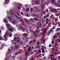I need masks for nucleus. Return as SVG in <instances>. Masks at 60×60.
<instances>
[{
  "mask_svg": "<svg viewBox=\"0 0 60 60\" xmlns=\"http://www.w3.org/2000/svg\"><path fill=\"white\" fill-rule=\"evenodd\" d=\"M41 49L42 50H44V48H41Z\"/></svg>",
  "mask_w": 60,
  "mask_h": 60,
  "instance_id": "obj_59",
  "label": "nucleus"
},
{
  "mask_svg": "<svg viewBox=\"0 0 60 60\" xmlns=\"http://www.w3.org/2000/svg\"><path fill=\"white\" fill-rule=\"evenodd\" d=\"M49 31V34H51V33H52V31L51 30H50Z\"/></svg>",
  "mask_w": 60,
  "mask_h": 60,
  "instance_id": "obj_28",
  "label": "nucleus"
},
{
  "mask_svg": "<svg viewBox=\"0 0 60 60\" xmlns=\"http://www.w3.org/2000/svg\"><path fill=\"white\" fill-rule=\"evenodd\" d=\"M52 45H49V47H52Z\"/></svg>",
  "mask_w": 60,
  "mask_h": 60,
  "instance_id": "obj_54",
  "label": "nucleus"
},
{
  "mask_svg": "<svg viewBox=\"0 0 60 60\" xmlns=\"http://www.w3.org/2000/svg\"><path fill=\"white\" fill-rule=\"evenodd\" d=\"M29 52H30L31 51V46H29L28 49Z\"/></svg>",
  "mask_w": 60,
  "mask_h": 60,
  "instance_id": "obj_14",
  "label": "nucleus"
},
{
  "mask_svg": "<svg viewBox=\"0 0 60 60\" xmlns=\"http://www.w3.org/2000/svg\"><path fill=\"white\" fill-rule=\"evenodd\" d=\"M10 0H5V2H9Z\"/></svg>",
  "mask_w": 60,
  "mask_h": 60,
  "instance_id": "obj_37",
  "label": "nucleus"
},
{
  "mask_svg": "<svg viewBox=\"0 0 60 60\" xmlns=\"http://www.w3.org/2000/svg\"><path fill=\"white\" fill-rule=\"evenodd\" d=\"M49 9L51 10V12H56V10H55V9H53V8H49Z\"/></svg>",
  "mask_w": 60,
  "mask_h": 60,
  "instance_id": "obj_3",
  "label": "nucleus"
},
{
  "mask_svg": "<svg viewBox=\"0 0 60 60\" xmlns=\"http://www.w3.org/2000/svg\"><path fill=\"white\" fill-rule=\"evenodd\" d=\"M14 41H16L18 43L20 41V39H19V38H16V37H15L14 39Z\"/></svg>",
  "mask_w": 60,
  "mask_h": 60,
  "instance_id": "obj_1",
  "label": "nucleus"
},
{
  "mask_svg": "<svg viewBox=\"0 0 60 60\" xmlns=\"http://www.w3.org/2000/svg\"><path fill=\"white\" fill-rule=\"evenodd\" d=\"M26 11L28 12V11H29V8H26Z\"/></svg>",
  "mask_w": 60,
  "mask_h": 60,
  "instance_id": "obj_20",
  "label": "nucleus"
},
{
  "mask_svg": "<svg viewBox=\"0 0 60 60\" xmlns=\"http://www.w3.org/2000/svg\"><path fill=\"white\" fill-rule=\"evenodd\" d=\"M37 18H39V17H40V15H37Z\"/></svg>",
  "mask_w": 60,
  "mask_h": 60,
  "instance_id": "obj_42",
  "label": "nucleus"
},
{
  "mask_svg": "<svg viewBox=\"0 0 60 60\" xmlns=\"http://www.w3.org/2000/svg\"><path fill=\"white\" fill-rule=\"evenodd\" d=\"M17 23H18L17 21L16 20L13 21L12 22V23L13 25H16L17 24Z\"/></svg>",
  "mask_w": 60,
  "mask_h": 60,
  "instance_id": "obj_7",
  "label": "nucleus"
},
{
  "mask_svg": "<svg viewBox=\"0 0 60 60\" xmlns=\"http://www.w3.org/2000/svg\"><path fill=\"white\" fill-rule=\"evenodd\" d=\"M45 7V5L43 3L42 4V7L43 8H44Z\"/></svg>",
  "mask_w": 60,
  "mask_h": 60,
  "instance_id": "obj_27",
  "label": "nucleus"
},
{
  "mask_svg": "<svg viewBox=\"0 0 60 60\" xmlns=\"http://www.w3.org/2000/svg\"><path fill=\"white\" fill-rule=\"evenodd\" d=\"M43 13L44 14H45V13H46V11H44L43 12Z\"/></svg>",
  "mask_w": 60,
  "mask_h": 60,
  "instance_id": "obj_45",
  "label": "nucleus"
},
{
  "mask_svg": "<svg viewBox=\"0 0 60 60\" xmlns=\"http://www.w3.org/2000/svg\"><path fill=\"white\" fill-rule=\"evenodd\" d=\"M12 36V34L11 33H10L9 34V36L10 37H11Z\"/></svg>",
  "mask_w": 60,
  "mask_h": 60,
  "instance_id": "obj_26",
  "label": "nucleus"
},
{
  "mask_svg": "<svg viewBox=\"0 0 60 60\" xmlns=\"http://www.w3.org/2000/svg\"><path fill=\"white\" fill-rule=\"evenodd\" d=\"M19 4L20 6H22V4H20V3H19Z\"/></svg>",
  "mask_w": 60,
  "mask_h": 60,
  "instance_id": "obj_55",
  "label": "nucleus"
},
{
  "mask_svg": "<svg viewBox=\"0 0 60 60\" xmlns=\"http://www.w3.org/2000/svg\"><path fill=\"white\" fill-rule=\"evenodd\" d=\"M58 3H60V0H59L58 1Z\"/></svg>",
  "mask_w": 60,
  "mask_h": 60,
  "instance_id": "obj_49",
  "label": "nucleus"
},
{
  "mask_svg": "<svg viewBox=\"0 0 60 60\" xmlns=\"http://www.w3.org/2000/svg\"><path fill=\"white\" fill-rule=\"evenodd\" d=\"M55 59V58L54 57H52L51 58V60H53Z\"/></svg>",
  "mask_w": 60,
  "mask_h": 60,
  "instance_id": "obj_31",
  "label": "nucleus"
},
{
  "mask_svg": "<svg viewBox=\"0 0 60 60\" xmlns=\"http://www.w3.org/2000/svg\"><path fill=\"white\" fill-rule=\"evenodd\" d=\"M3 37L4 38H5L6 40H7V36H6V35H4L3 36Z\"/></svg>",
  "mask_w": 60,
  "mask_h": 60,
  "instance_id": "obj_12",
  "label": "nucleus"
},
{
  "mask_svg": "<svg viewBox=\"0 0 60 60\" xmlns=\"http://www.w3.org/2000/svg\"><path fill=\"white\" fill-rule=\"evenodd\" d=\"M3 21L6 23H8V21H7V20L6 19H3Z\"/></svg>",
  "mask_w": 60,
  "mask_h": 60,
  "instance_id": "obj_9",
  "label": "nucleus"
},
{
  "mask_svg": "<svg viewBox=\"0 0 60 60\" xmlns=\"http://www.w3.org/2000/svg\"><path fill=\"white\" fill-rule=\"evenodd\" d=\"M25 6L26 7V8H27L28 7V5L27 4L26 5V6Z\"/></svg>",
  "mask_w": 60,
  "mask_h": 60,
  "instance_id": "obj_38",
  "label": "nucleus"
},
{
  "mask_svg": "<svg viewBox=\"0 0 60 60\" xmlns=\"http://www.w3.org/2000/svg\"><path fill=\"white\" fill-rule=\"evenodd\" d=\"M9 13L10 14H12L13 13V10H10Z\"/></svg>",
  "mask_w": 60,
  "mask_h": 60,
  "instance_id": "obj_15",
  "label": "nucleus"
},
{
  "mask_svg": "<svg viewBox=\"0 0 60 60\" xmlns=\"http://www.w3.org/2000/svg\"><path fill=\"white\" fill-rule=\"evenodd\" d=\"M34 16L35 17H37V15H34Z\"/></svg>",
  "mask_w": 60,
  "mask_h": 60,
  "instance_id": "obj_44",
  "label": "nucleus"
},
{
  "mask_svg": "<svg viewBox=\"0 0 60 60\" xmlns=\"http://www.w3.org/2000/svg\"><path fill=\"white\" fill-rule=\"evenodd\" d=\"M7 28H10L11 27V25L9 24H8L7 25Z\"/></svg>",
  "mask_w": 60,
  "mask_h": 60,
  "instance_id": "obj_13",
  "label": "nucleus"
},
{
  "mask_svg": "<svg viewBox=\"0 0 60 60\" xmlns=\"http://www.w3.org/2000/svg\"><path fill=\"white\" fill-rule=\"evenodd\" d=\"M35 12H39V11H40V10H39V9L37 8V7H35Z\"/></svg>",
  "mask_w": 60,
  "mask_h": 60,
  "instance_id": "obj_4",
  "label": "nucleus"
},
{
  "mask_svg": "<svg viewBox=\"0 0 60 60\" xmlns=\"http://www.w3.org/2000/svg\"><path fill=\"white\" fill-rule=\"evenodd\" d=\"M32 41H31L29 42V43H32Z\"/></svg>",
  "mask_w": 60,
  "mask_h": 60,
  "instance_id": "obj_56",
  "label": "nucleus"
},
{
  "mask_svg": "<svg viewBox=\"0 0 60 60\" xmlns=\"http://www.w3.org/2000/svg\"><path fill=\"white\" fill-rule=\"evenodd\" d=\"M45 11L46 12H49V10H46Z\"/></svg>",
  "mask_w": 60,
  "mask_h": 60,
  "instance_id": "obj_46",
  "label": "nucleus"
},
{
  "mask_svg": "<svg viewBox=\"0 0 60 60\" xmlns=\"http://www.w3.org/2000/svg\"><path fill=\"white\" fill-rule=\"evenodd\" d=\"M10 31H12V28H9L8 29Z\"/></svg>",
  "mask_w": 60,
  "mask_h": 60,
  "instance_id": "obj_25",
  "label": "nucleus"
},
{
  "mask_svg": "<svg viewBox=\"0 0 60 60\" xmlns=\"http://www.w3.org/2000/svg\"><path fill=\"white\" fill-rule=\"evenodd\" d=\"M37 51H38L37 50H35V51H34V53H35V52H36Z\"/></svg>",
  "mask_w": 60,
  "mask_h": 60,
  "instance_id": "obj_47",
  "label": "nucleus"
},
{
  "mask_svg": "<svg viewBox=\"0 0 60 60\" xmlns=\"http://www.w3.org/2000/svg\"><path fill=\"white\" fill-rule=\"evenodd\" d=\"M53 28H52L50 30H53Z\"/></svg>",
  "mask_w": 60,
  "mask_h": 60,
  "instance_id": "obj_63",
  "label": "nucleus"
},
{
  "mask_svg": "<svg viewBox=\"0 0 60 60\" xmlns=\"http://www.w3.org/2000/svg\"><path fill=\"white\" fill-rule=\"evenodd\" d=\"M34 4H39V2L38 1H36L34 2Z\"/></svg>",
  "mask_w": 60,
  "mask_h": 60,
  "instance_id": "obj_10",
  "label": "nucleus"
},
{
  "mask_svg": "<svg viewBox=\"0 0 60 60\" xmlns=\"http://www.w3.org/2000/svg\"><path fill=\"white\" fill-rule=\"evenodd\" d=\"M45 31L43 33V35H45Z\"/></svg>",
  "mask_w": 60,
  "mask_h": 60,
  "instance_id": "obj_64",
  "label": "nucleus"
},
{
  "mask_svg": "<svg viewBox=\"0 0 60 60\" xmlns=\"http://www.w3.org/2000/svg\"><path fill=\"white\" fill-rule=\"evenodd\" d=\"M25 56H27L29 55V54L28 53H27V50H26V51L25 52Z\"/></svg>",
  "mask_w": 60,
  "mask_h": 60,
  "instance_id": "obj_8",
  "label": "nucleus"
},
{
  "mask_svg": "<svg viewBox=\"0 0 60 60\" xmlns=\"http://www.w3.org/2000/svg\"><path fill=\"white\" fill-rule=\"evenodd\" d=\"M59 50V49H58L56 50L57 51V52H59V51L58 50Z\"/></svg>",
  "mask_w": 60,
  "mask_h": 60,
  "instance_id": "obj_53",
  "label": "nucleus"
},
{
  "mask_svg": "<svg viewBox=\"0 0 60 60\" xmlns=\"http://www.w3.org/2000/svg\"><path fill=\"white\" fill-rule=\"evenodd\" d=\"M3 40V38L2 37L0 36V41H1Z\"/></svg>",
  "mask_w": 60,
  "mask_h": 60,
  "instance_id": "obj_32",
  "label": "nucleus"
},
{
  "mask_svg": "<svg viewBox=\"0 0 60 60\" xmlns=\"http://www.w3.org/2000/svg\"><path fill=\"white\" fill-rule=\"evenodd\" d=\"M6 60H8L9 59V58L8 57H6Z\"/></svg>",
  "mask_w": 60,
  "mask_h": 60,
  "instance_id": "obj_48",
  "label": "nucleus"
},
{
  "mask_svg": "<svg viewBox=\"0 0 60 60\" xmlns=\"http://www.w3.org/2000/svg\"><path fill=\"white\" fill-rule=\"evenodd\" d=\"M46 17H49V15H46Z\"/></svg>",
  "mask_w": 60,
  "mask_h": 60,
  "instance_id": "obj_60",
  "label": "nucleus"
},
{
  "mask_svg": "<svg viewBox=\"0 0 60 60\" xmlns=\"http://www.w3.org/2000/svg\"><path fill=\"white\" fill-rule=\"evenodd\" d=\"M20 6H18L17 7V9H20Z\"/></svg>",
  "mask_w": 60,
  "mask_h": 60,
  "instance_id": "obj_29",
  "label": "nucleus"
},
{
  "mask_svg": "<svg viewBox=\"0 0 60 60\" xmlns=\"http://www.w3.org/2000/svg\"><path fill=\"white\" fill-rule=\"evenodd\" d=\"M56 15L57 16H59V15H58V14H56Z\"/></svg>",
  "mask_w": 60,
  "mask_h": 60,
  "instance_id": "obj_61",
  "label": "nucleus"
},
{
  "mask_svg": "<svg viewBox=\"0 0 60 60\" xmlns=\"http://www.w3.org/2000/svg\"><path fill=\"white\" fill-rule=\"evenodd\" d=\"M34 19L35 21H38L39 19L37 18H35Z\"/></svg>",
  "mask_w": 60,
  "mask_h": 60,
  "instance_id": "obj_23",
  "label": "nucleus"
},
{
  "mask_svg": "<svg viewBox=\"0 0 60 60\" xmlns=\"http://www.w3.org/2000/svg\"><path fill=\"white\" fill-rule=\"evenodd\" d=\"M36 41V40L35 39H34L33 40V42H35Z\"/></svg>",
  "mask_w": 60,
  "mask_h": 60,
  "instance_id": "obj_41",
  "label": "nucleus"
},
{
  "mask_svg": "<svg viewBox=\"0 0 60 60\" xmlns=\"http://www.w3.org/2000/svg\"><path fill=\"white\" fill-rule=\"evenodd\" d=\"M45 4L46 5H48V4H49V2H45Z\"/></svg>",
  "mask_w": 60,
  "mask_h": 60,
  "instance_id": "obj_30",
  "label": "nucleus"
},
{
  "mask_svg": "<svg viewBox=\"0 0 60 60\" xmlns=\"http://www.w3.org/2000/svg\"><path fill=\"white\" fill-rule=\"evenodd\" d=\"M19 51L20 52H22V49H21Z\"/></svg>",
  "mask_w": 60,
  "mask_h": 60,
  "instance_id": "obj_52",
  "label": "nucleus"
},
{
  "mask_svg": "<svg viewBox=\"0 0 60 60\" xmlns=\"http://www.w3.org/2000/svg\"><path fill=\"white\" fill-rule=\"evenodd\" d=\"M41 53V49H39V53Z\"/></svg>",
  "mask_w": 60,
  "mask_h": 60,
  "instance_id": "obj_24",
  "label": "nucleus"
},
{
  "mask_svg": "<svg viewBox=\"0 0 60 60\" xmlns=\"http://www.w3.org/2000/svg\"><path fill=\"white\" fill-rule=\"evenodd\" d=\"M56 19H55V21H58V18L57 17H56Z\"/></svg>",
  "mask_w": 60,
  "mask_h": 60,
  "instance_id": "obj_22",
  "label": "nucleus"
},
{
  "mask_svg": "<svg viewBox=\"0 0 60 60\" xmlns=\"http://www.w3.org/2000/svg\"><path fill=\"white\" fill-rule=\"evenodd\" d=\"M20 43L21 44H22L23 43V42L22 41H21L20 42Z\"/></svg>",
  "mask_w": 60,
  "mask_h": 60,
  "instance_id": "obj_39",
  "label": "nucleus"
},
{
  "mask_svg": "<svg viewBox=\"0 0 60 60\" xmlns=\"http://www.w3.org/2000/svg\"><path fill=\"white\" fill-rule=\"evenodd\" d=\"M38 27H41V24H40V23H38L37 25Z\"/></svg>",
  "mask_w": 60,
  "mask_h": 60,
  "instance_id": "obj_11",
  "label": "nucleus"
},
{
  "mask_svg": "<svg viewBox=\"0 0 60 60\" xmlns=\"http://www.w3.org/2000/svg\"><path fill=\"white\" fill-rule=\"evenodd\" d=\"M42 53H45V51H44V50H42Z\"/></svg>",
  "mask_w": 60,
  "mask_h": 60,
  "instance_id": "obj_43",
  "label": "nucleus"
},
{
  "mask_svg": "<svg viewBox=\"0 0 60 60\" xmlns=\"http://www.w3.org/2000/svg\"><path fill=\"white\" fill-rule=\"evenodd\" d=\"M19 30H22L23 32H25L26 31V29L25 28L22 27H21L19 28Z\"/></svg>",
  "mask_w": 60,
  "mask_h": 60,
  "instance_id": "obj_2",
  "label": "nucleus"
},
{
  "mask_svg": "<svg viewBox=\"0 0 60 60\" xmlns=\"http://www.w3.org/2000/svg\"><path fill=\"white\" fill-rule=\"evenodd\" d=\"M52 50H55V49H54V48H52Z\"/></svg>",
  "mask_w": 60,
  "mask_h": 60,
  "instance_id": "obj_57",
  "label": "nucleus"
},
{
  "mask_svg": "<svg viewBox=\"0 0 60 60\" xmlns=\"http://www.w3.org/2000/svg\"><path fill=\"white\" fill-rule=\"evenodd\" d=\"M34 11V9L33 8H32L30 9V11Z\"/></svg>",
  "mask_w": 60,
  "mask_h": 60,
  "instance_id": "obj_33",
  "label": "nucleus"
},
{
  "mask_svg": "<svg viewBox=\"0 0 60 60\" xmlns=\"http://www.w3.org/2000/svg\"><path fill=\"white\" fill-rule=\"evenodd\" d=\"M8 19L10 20H11L12 19V18L11 16H9L8 17Z\"/></svg>",
  "mask_w": 60,
  "mask_h": 60,
  "instance_id": "obj_17",
  "label": "nucleus"
},
{
  "mask_svg": "<svg viewBox=\"0 0 60 60\" xmlns=\"http://www.w3.org/2000/svg\"><path fill=\"white\" fill-rule=\"evenodd\" d=\"M25 22H26V23H29V20H27V19H25Z\"/></svg>",
  "mask_w": 60,
  "mask_h": 60,
  "instance_id": "obj_16",
  "label": "nucleus"
},
{
  "mask_svg": "<svg viewBox=\"0 0 60 60\" xmlns=\"http://www.w3.org/2000/svg\"><path fill=\"white\" fill-rule=\"evenodd\" d=\"M55 23V22H53L52 24V25H54Z\"/></svg>",
  "mask_w": 60,
  "mask_h": 60,
  "instance_id": "obj_62",
  "label": "nucleus"
},
{
  "mask_svg": "<svg viewBox=\"0 0 60 60\" xmlns=\"http://www.w3.org/2000/svg\"><path fill=\"white\" fill-rule=\"evenodd\" d=\"M29 20L32 23H33V22H34V20L33 18H30L29 19Z\"/></svg>",
  "mask_w": 60,
  "mask_h": 60,
  "instance_id": "obj_6",
  "label": "nucleus"
},
{
  "mask_svg": "<svg viewBox=\"0 0 60 60\" xmlns=\"http://www.w3.org/2000/svg\"><path fill=\"white\" fill-rule=\"evenodd\" d=\"M17 15L19 16L20 17L18 16H17L16 15V17L17 18V19H20V18H21V16H20L19 15V14H18V13H17Z\"/></svg>",
  "mask_w": 60,
  "mask_h": 60,
  "instance_id": "obj_5",
  "label": "nucleus"
},
{
  "mask_svg": "<svg viewBox=\"0 0 60 60\" xmlns=\"http://www.w3.org/2000/svg\"><path fill=\"white\" fill-rule=\"evenodd\" d=\"M51 1L52 2H55V0H51Z\"/></svg>",
  "mask_w": 60,
  "mask_h": 60,
  "instance_id": "obj_51",
  "label": "nucleus"
},
{
  "mask_svg": "<svg viewBox=\"0 0 60 60\" xmlns=\"http://www.w3.org/2000/svg\"><path fill=\"white\" fill-rule=\"evenodd\" d=\"M57 31H59V30H60V28H58L56 29Z\"/></svg>",
  "mask_w": 60,
  "mask_h": 60,
  "instance_id": "obj_34",
  "label": "nucleus"
},
{
  "mask_svg": "<svg viewBox=\"0 0 60 60\" xmlns=\"http://www.w3.org/2000/svg\"><path fill=\"white\" fill-rule=\"evenodd\" d=\"M52 44L53 45L54 44V41H52Z\"/></svg>",
  "mask_w": 60,
  "mask_h": 60,
  "instance_id": "obj_40",
  "label": "nucleus"
},
{
  "mask_svg": "<svg viewBox=\"0 0 60 60\" xmlns=\"http://www.w3.org/2000/svg\"><path fill=\"white\" fill-rule=\"evenodd\" d=\"M23 36H25V37H27V34H26V33H25L24 34H23Z\"/></svg>",
  "mask_w": 60,
  "mask_h": 60,
  "instance_id": "obj_19",
  "label": "nucleus"
},
{
  "mask_svg": "<svg viewBox=\"0 0 60 60\" xmlns=\"http://www.w3.org/2000/svg\"><path fill=\"white\" fill-rule=\"evenodd\" d=\"M50 56H54V55H53L52 54V55H50Z\"/></svg>",
  "mask_w": 60,
  "mask_h": 60,
  "instance_id": "obj_50",
  "label": "nucleus"
},
{
  "mask_svg": "<svg viewBox=\"0 0 60 60\" xmlns=\"http://www.w3.org/2000/svg\"><path fill=\"white\" fill-rule=\"evenodd\" d=\"M57 52H56L55 53V55H57Z\"/></svg>",
  "mask_w": 60,
  "mask_h": 60,
  "instance_id": "obj_58",
  "label": "nucleus"
},
{
  "mask_svg": "<svg viewBox=\"0 0 60 60\" xmlns=\"http://www.w3.org/2000/svg\"><path fill=\"white\" fill-rule=\"evenodd\" d=\"M57 37V35H55L53 37L54 38H56Z\"/></svg>",
  "mask_w": 60,
  "mask_h": 60,
  "instance_id": "obj_36",
  "label": "nucleus"
},
{
  "mask_svg": "<svg viewBox=\"0 0 60 60\" xmlns=\"http://www.w3.org/2000/svg\"><path fill=\"white\" fill-rule=\"evenodd\" d=\"M15 48H16V49H18V48H19V46L18 45H15Z\"/></svg>",
  "mask_w": 60,
  "mask_h": 60,
  "instance_id": "obj_21",
  "label": "nucleus"
},
{
  "mask_svg": "<svg viewBox=\"0 0 60 60\" xmlns=\"http://www.w3.org/2000/svg\"><path fill=\"white\" fill-rule=\"evenodd\" d=\"M5 34L7 36L9 35V33L8 32H6L5 33Z\"/></svg>",
  "mask_w": 60,
  "mask_h": 60,
  "instance_id": "obj_18",
  "label": "nucleus"
},
{
  "mask_svg": "<svg viewBox=\"0 0 60 60\" xmlns=\"http://www.w3.org/2000/svg\"><path fill=\"white\" fill-rule=\"evenodd\" d=\"M25 16H26V17H28V16H29V14H26L25 15Z\"/></svg>",
  "mask_w": 60,
  "mask_h": 60,
  "instance_id": "obj_35",
  "label": "nucleus"
}]
</instances>
